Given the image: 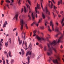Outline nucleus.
<instances>
[{
    "label": "nucleus",
    "mask_w": 64,
    "mask_h": 64,
    "mask_svg": "<svg viewBox=\"0 0 64 64\" xmlns=\"http://www.w3.org/2000/svg\"><path fill=\"white\" fill-rule=\"evenodd\" d=\"M6 24H5V23H4V24H3V28H4L5 27H6Z\"/></svg>",
    "instance_id": "7c9ffc66"
},
{
    "label": "nucleus",
    "mask_w": 64,
    "mask_h": 64,
    "mask_svg": "<svg viewBox=\"0 0 64 64\" xmlns=\"http://www.w3.org/2000/svg\"><path fill=\"white\" fill-rule=\"evenodd\" d=\"M36 37L37 38V39H38V41L40 42H41V41H42V40H45L44 38H40L38 36H36Z\"/></svg>",
    "instance_id": "39448f33"
},
{
    "label": "nucleus",
    "mask_w": 64,
    "mask_h": 64,
    "mask_svg": "<svg viewBox=\"0 0 64 64\" xmlns=\"http://www.w3.org/2000/svg\"><path fill=\"white\" fill-rule=\"evenodd\" d=\"M20 25L21 26V31H22L23 30V26L24 25V21L22 19H20Z\"/></svg>",
    "instance_id": "7ed1b4c3"
},
{
    "label": "nucleus",
    "mask_w": 64,
    "mask_h": 64,
    "mask_svg": "<svg viewBox=\"0 0 64 64\" xmlns=\"http://www.w3.org/2000/svg\"><path fill=\"white\" fill-rule=\"evenodd\" d=\"M37 7H35V10L36 11V13H38V14H39V11H38V12L37 11Z\"/></svg>",
    "instance_id": "f3484780"
},
{
    "label": "nucleus",
    "mask_w": 64,
    "mask_h": 64,
    "mask_svg": "<svg viewBox=\"0 0 64 64\" xmlns=\"http://www.w3.org/2000/svg\"><path fill=\"white\" fill-rule=\"evenodd\" d=\"M36 32H37V31L36 30H34V33H36Z\"/></svg>",
    "instance_id": "a18cd8bd"
},
{
    "label": "nucleus",
    "mask_w": 64,
    "mask_h": 64,
    "mask_svg": "<svg viewBox=\"0 0 64 64\" xmlns=\"http://www.w3.org/2000/svg\"><path fill=\"white\" fill-rule=\"evenodd\" d=\"M60 2L58 1V5H60Z\"/></svg>",
    "instance_id": "de8ad7c7"
},
{
    "label": "nucleus",
    "mask_w": 64,
    "mask_h": 64,
    "mask_svg": "<svg viewBox=\"0 0 64 64\" xmlns=\"http://www.w3.org/2000/svg\"><path fill=\"white\" fill-rule=\"evenodd\" d=\"M31 52H30V51H29L27 52L26 54V56H28V54L31 55Z\"/></svg>",
    "instance_id": "4468645a"
},
{
    "label": "nucleus",
    "mask_w": 64,
    "mask_h": 64,
    "mask_svg": "<svg viewBox=\"0 0 64 64\" xmlns=\"http://www.w3.org/2000/svg\"><path fill=\"white\" fill-rule=\"evenodd\" d=\"M5 23L6 25H8V23H7V21H5Z\"/></svg>",
    "instance_id": "3c124183"
},
{
    "label": "nucleus",
    "mask_w": 64,
    "mask_h": 64,
    "mask_svg": "<svg viewBox=\"0 0 64 64\" xmlns=\"http://www.w3.org/2000/svg\"><path fill=\"white\" fill-rule=\"evenodd\" d=\"M60 48L61 49L63 48V46H62V45H61L60 46Z\"/></svg>",
    "instance_id": "e2e57ef3"
},
{
    "label": "nucleus",
    "mask_w": 64,
    "mask_h": 64,
    "mask_svg": "<svg viewBox=\"0 0 64 64\" xmlns=\"http://www.w3.org/2000/svg\"><path fill=\"white\" fill-rule=\"evenodd\" d=\"M4 57L2 56V60H3V64H5V60H4Z\"/></svg>",
    "instance_id": "b1692460"
},
{
    "label": "nucleus",
    "mask_w": 64,
    "mask_h": 64,
    "mask_svg": "<svg viewBox=\"0 0 64 64\" xmlns=\"http://www.w3.org/2000/svg\"><path fill=\"white\" fill-rule=\"evenodd\" d=\"M44 51H46L47 50V48H46V46H45L44 48Z\"/></svg>",
    "instance_id": "c85d7f7f"
},
{
    "label": "nucleus",
    "mask_w": 64,
    "mask_h": 64,
    "mask_svg": "<svg viewBox=\"0 0 64 64\" xmlns=\"http://www.w3.org/2000/svg\"><path fill=\"white\" fill-rule=\"evenodd\" d=\"M22 39H24V40H25L26 38H25V33L24 32V31H22Z\"/></svg>",
    "instance_id": "20e7f679"
},
{
    "label": "nucleus",
    "mask_w": 64,
    "mask_h": 64,
    "mask_svg": "<svg viewBox=\"0 0 64 64\" xmlns=\"http://www.w3.org/2000/svg\"><path fill=\"white\" fill-rule=\"evenodd\" d=\"M63 36L62 34V36L60 37V38L58 40V41H57L58 40L57 39L56 42V40H54L51 43L50 42V44H48V52H47V55L48 56H51L52 54H53V52H52V50L50 46V45L52 46V45H53V46H55L56 45L57 43H59V42H61V43H62L63 41L61 40L63 38Z\"/></svg>",
    "instance_id": "f257e3e1"
},
{
    "label": "nucleus",
    "mask_w": 64,
    "mask_h": 64,
    "mask_svg": "<svg viewBox=\"0 0 64 64\" xmlns=\"http://www.w3.org/2000/svg\"><path fill=\"white\" fill-rule=\"evenodd\" d=\"M6 2H8V3H10V2L9 0H6Z\"/></svg>",
    "instance_id": "09e8293b"
},
{
    "label": "nucleus",
    "mask_w": 64,
    "mask_h": 64,
    "mask_svg": "<svg viewBox=\"0 0 64 64\" xmlns=\"http://www.w3.org/2000/svg\"><path fill=\"white\" fill-rule=\"evenodd\" d=\"M19 53L20 55H21V54H22V52H19Z\"/></svg>",
    "instance_id": "69168bd1"
},
{
    "label": "nucleus",
    "mask_w": 64,
    "mask_h": 64,
    "mask_svg": "<svg viewBox=\"0 0 64 64\" xmlns=\"http://www.w3.org/2000/svg\"><path fill=\"white\" fill-rule=\"evenodd\" d=\"M40 47H41V48H43V47H42V45L41 44H40Z\"/></svg>",
    "instance_id": "49530a36"
},
{
    "label": "nucleus",
    "mask_w": 64,
    "mask_h": 64,
    "mask_svg": "<svg viewBox=\"0 0 64 64\" xmlns=\"http://www.w3.org/2000/svg\"><path fill=\"white\" fill-rule=\"evenodd\" d=\"M29 4H30V5H31V2H30V0H27Z\"/></svg>",
    "instance_id": "f704fd0d"
},
{
    "label": "nucleus",
    "mask_w": 64,
    "mask_h": 64,
    "mask_svg": "<svg viewBox=\"0 0 64 64\" xmlns=\"http://www.w3.org/2000/svg\"><path fill=\"white\" fill-rule=\"evenodd\" d=\"M18 40L19 42V45H21V44H22V40H20L19 38V36L18 37Z\"/></svg>",
    "instance_id": "9b49d317"
},
{
    "label": "nucleus",
    "mask_w": 64,
    "mask_h": 64,
    "mask_svg": "<svg viewBox=\"0 0 64 64\" xmlns=\"http://www.w3.org/2000/svg\"><path fill=\"white\" fill-rule=\"evenodd\" d=\"M28 8H29V10H30L29 12H30H30H31V10H30V6H29V5H28Z\"/></svg>",
    "instance_id": "58836bf2"
},
{
    "label": "nucleus",
    "mask_w": 64,
    "mask_h": 64,
    "mask_svg": "<svg viewBox=\"0 0 64 64\" xmlns=\"http://www.w3.org/2000/svg\"><path fill=\"white\" fill-rule=\"evenodd\" d=\"M51 6H50V8H53V4H52V2H51Z\"/></svg>",
    "instance_id": "cd10ccee"
},
{
    "label": "nucleus",
    "mask_w": 64,
    "mask_h": 64,
    "mask_svg": "<svg viewBox=\"0 0 64 64\" xmlns=\"http://www.w3.org/2000/svg\"><path fill=\"white\" fill-rule=\"evenodd\" d=\"M42 16L43 17V19H44V18H45V15H44V14H43V13H42Z\"/></svg>",
    "instance_id": "5701e85b"
},
{
    "label": "nucleus",
    "mask_w": 64,
    "mask_h": 64,
    "mask_svg": "<svg viewBox=\"0 0 64 64\" xmlns=\"http://www.w3.org/2000/svg\"><path fill=\"white\" fill-rule=\"evenodd\" d=\"M18 14H16L14 18H16V20H18Z\"/></svg>",
    "instance_id": "2eb2a0df"
},
{
    "label": "nucleus",
    "mask_w": 64,
    "mask_h": 64,
    "mask_svg": "<svg viewBox=\"0 0 64 64\" xmlns=\"http://www.w3.org/2000/svg\"><path fill=\"white\" fill-rule=\"evenodd\" d=\"M4 2V0H2L1 2V3H3Z\"/></svg>",
    "instance_id": "680f3d73"
},
{
    "label": "nucleus",
    "mask_w": 64,
    "mask_h": 64,
    "mask_svg": "<svg viewBox=\"0 0 64 64\" xmlns=\"http://www.w3.org/2000/svg\"><path fill=\"white\" fill-rule=\"evenodd\" d=\"M56 24L57 26H58V22L56 23Z\"/></svg>",
    "instance_id": "338daca9"
},
{
    "label": "nucleus",
    "mask_w": 64,
    "mask_h": 64,
    "mask_svg": "<svg viewBox=\"0 0 64 64\" xmlns=\"http://www.w3.org/2000/svg\"><path fill=\"white\" fill-rule=\"evenodd\" d=\"M19 2H18V3L19 5H20V4H21V3H20V0H19Z\"/></svg>",
    "instance_id": "79ce46f5"
},
{
    "label": "nucleus",
    "mask_w": 64,
    "mask_h": 64,
    "mask_svg": "<svg viewBox=\"0 0 64 64\" xmlns=\"http://www.w3.org/2000/svg\"><path fill=\"white\" fill-rule=\"evenodd\" d=\"M52 50H53L55 52V53H57V51H56V49L54 48H53V47L52 46Z\"/></svg>",
    "instance_id": "412c9836"
},
{
    "label": "nucleus",
    "mask_w": 64,
    "mask_h": 64,
    "mask_svg": "<svg viewBox=\"0 0 64 64\" xmlns=\"http://www.w3.org/2000/svg\"><path fill=\"white\" fill-rule=\"evenodd\" d=\"M4 10H5L6 9V7L5 6H4Z\"/></svg>",
    "instance_id": "6e6d98bb"
},
{
    "label": "nucleus",
    "mask_w": 64,
    "mask_h": 64,
    "mask_svg": "<svg viewBox=\"0 0 64 64\" xmlns=\"http://www.w3.org/2000/svg\"><path fill=\"white\" fill-rule=\"evenodd\" d=\"M55 31L56 32H59V34H58L56 35V37H57L58 36L59 34H60L61 33H60V32H59V28H56L55 29Z\"/></svg>",
    "instance_id": "6e6552de"
},
{
    "label": "nucleus",
    "mask_w": 64,
    "mask_h": 64,
    "mask_svg": "<svg viewBox=\"0 0 64 64\" xmlns=\"http://www.w3.org/2000/svg\"><path fill=\"white\" fill-rule=\"evenodd\" d=\"M50 38V37H48L46 38V39L48 41V42L49 41V40H48V38Z\"/></svg>",
    "instance_id": "37998d69"
},
{
    "label": "nucleus",
    "mask_w": 64,
    "mask_h": 64,
    "mask_svg": "<svg viewBox=\"0 0 64 64\" xmlns=\"http://www.w3.org/2000/svg\"><path fill=\"white\" fill-rule=\"evenodd\" d=\"M54 8L55 10H56V9H57V7H56V6H54Z\"/></svg>",
    "instance_id": "ea45409f"
},
{
    "label": "nucleus",
    "mask_w": 64,
    "mask_h": 64,
    "mask_svg": "<svg viewBox=\"0 0 64 64\" xmlns=\"http://www.w3.org/2000/svg\"><path fill=\"white\" fill-rule=\"evenodd\" d=\"M40 5H41V7L44 11V8H43V5L42 4H43V0H40Z\"/></svg>",
    "instance_id": "9d476101"
},
{
    "label": "nucleus",
    "mask_w": 64,
    "mask_h": 64,
    "mask_svg": "<svg viewBox=\"0 0 64 64\" xmlns=\"http://www.w3.org/2000/svg\"><path fill=\"white\" fill-rule=\"evenodd\" d=\"M11 1H12V2H11V3L10 4V5H12V6H13V2H14V0H10Z\"/></svg>",
    "instance_id": "393cba45"
},
{
    "label": "nucleus",
    "mask_w": 64,
    "mask_h": 64,
    "mask_svg": "<svg viewBox=\"0 0 64 64\" xmlns=\"http://www.w3.org/2000/svg\"><path fill=\"white\" fill-rule=\"evenodd\" d=\"M46 24H48V22H46L44 24L45 26H47Z\"/></svg>",
    "instance_id": "c9c22d12"
},
{
    "label": "nucleus",
    "mask_w": 64,
    "mask_h": 64,
    "mask_svg": "<svg viewBox=\"0 0 64 64\" xmlns=\"http://www.w3.org/2000/svg\"><path fill=\"white\" fill-rule=\"evenodd\" d=\"M50 26H52V30L53 31L54 30V25L53 23V22L52 21H51L50 22Z\"/></svg>",
    "instance_id": "0eeeda50"
},
{
    "label": "nucleus",
    "mask_w": 64,
    "mask_h": 64,
    "mask_svg": "<svg viewBox=\"0 0 64 64\" xmlns=\"http://www.w3.org/2000/svg\"><path fill=\"white\" fill-rule=\"evenodd\" d=\"M6 6H7V7H8V9H10V8L9 7V5H8V4H7L6 5Z\"/></svg>",
    "instance_id": "c03bdc74"
},
{
    "label": "nucleus",
    "mask_w": 64,
    "mask_h": 64,
    "mask_svg": "<svg viewBox=\"0 0 64 64\" xmlns=\"http://www.w3.org/2000/svg\"><path fill=\"white\" fill-rule=\"evenodd\" d=\"M8 54L9 55H11V52H10V51H9Z\"/></svg>",
    "instance_id": "8fccbe9b"
},
{
    "label": "nucleus",
    "mask_w": 64,
    "mask_h": 64,
    "mask_svg": "<svg viewBox=\"0 0 64 64\" xmlns=\"http://www.w3.org/2000/svg\"><path fill=\"white\" fill-rule=\"evenodd\" d=\"M25 25L26 29H28V26H27V24H25Z\"/></svg>",
    "instance_id": "c756f323"
},
{
    "label": "nucleus",
    "mask_w": 64,
    "mask_h": 64,
    "mask_svg": "<svg viewBox=\"0 0 64 64\" xmlns=\"http://www.w3.org/2000/svg\"><path fill=\"white\" fill-rule=\"evenodd\" d=\"M23 11V8H22L21 11V13H22V12Z\"/></svg>",
    "instance_id": "5fc2aeb1"
},
{
    "label": "nucleus",
    "mask_w": 64,
    "mask_h": 64,
    "mask_svg": "<svg viewBox=\"0 0 64 64\" xmlns=\"http://www.w3.org/2000/svg\"><path fill=\"white\" fill-rule=\"evenodd\" d=\"M5 45L6 47H8V43L7 42L5 43Z\"/></svg>",
    "instance_id": "e433bc0d"
},
{
    "label": "nucleus",
    "mask_w": 64,
    "mask_h": 64,
    "mask_svg": "<svg viewBox=\"0 0 64 64\" xmlns=\"http://www.w3.org/2000/svg\"><path fill=\"white\" fill-rule=\"evenodd\" d=\"M36 45H38V44H39V43H38V42H37L36 43Z\"/></svg>",
    "instance_id": "0e129e2a"
},
{
    "label": "nucleus",
    "mask_w": 64,
    "mask_h": 64,
    "mask_svg": "<svg viewBox=\"0 0 64 64\" xmlns=\"http://www.w3.org/2000/svg\"><path fill=\"white\" fill-rule=\"evenodd\" d=\"M2 46V43H1V41H0V50H1L2 48H1V47Z\"/></svg>",
    "instance_id": "aec40b11"
},
{
    "label": "nucleus",
    "mask_w": 64,
    "mask_h": 64,
    "mask_svg": "<svg viewBox=\"0 0 64 64\" xmlns=\"http://www.w3.org/2000/svg\"><path fill=\"white\" fill-rule=\"evenodd\" d=\"M28 17H29V18L30 19V20H31V16H30V14H28Z\"/></svg>",
    "instance_id": "473e14b6"
},
{
    "label": "nucleus",
    "mask_w": 64,
    "mask_h": 64,
    "mask_svg": "<svg viewBox=\"0 0 64 64\" xmlns=\"http://www.w3.org/2000/svg\"><path fill=\"white\" fill-rule=\"evenodd\" d=\"M42 18H41L40 19L39 22H38V23H40V22H41V21H42Z\"/></svg>",
    "instance_id": "72a5a7b5"
},
{
    "label": "nucleus",
    "mask_w": 64,
    "mask_h": 64,
    "mask_svg": "<svg viewBox=\"0 0 64 64\" xmlns=\"http://www.w3.org/2000/svg\"><path fill=\"white\" fill-rule=\"evenodd\" d=\"M55 11L56 12V13L57 14H58V11L56 10Z\"/></svg>",
    "instance_id": "bf43d9fd"
},
{
    "label": "nucleus",
    "mask_w": 64,
    "mask_h": 64,
    "mask_svg": "<svg viewBox=\"0 0 64 64\" xmlns=\"http://www.w3.org/2000/svg\"><path fill=\"white\" fill-rule=\"evenodd\" d=\"M52 13L53 14V15H54V18H55V14H54L53 12H52Z\"/></svg>",
    "instance_id": "603ef678"
},
{
    "label": "nucleus",
    "mask_w": 64,
    "mask_h": 64,
    "mask_svg": "<svg viewBox=\"0 0 64 64\" xmlns=\"http://www.w3.org/2000/svg\"><path fill=\"white\" fill-rule=\"evenodd\" d=\"M42 56L41 55V54L39 56H38V57L37 58V60H38L39 58H40V57H41Z\"/></svg>",
    "instance_id": "a878e982"
},
{
    "label": "nucleus",
    "mask_w": 64,
    "mask_h": 64,
    "mask_svg": "<svg viewBox=\"0 0 64 64\" xmlns=\"http://www.w3.org/2000/svg\"><path fill=\"white\" fill-rule=\"evenodd\" d=\"M36 35V34H35L34 33V35H33V36L34 37V36H35Z\"/></svg>",
    "instance_id": "13d9d810"
},
{
    "label": "nucleus",
    "mask_w": 64,
    "mask_h": 64,
    "mask_svg": "<svg viewBox=\"0 0 64 64\" xmlns=\"http://www.w3.org/2000/svg\"><path fill=\"white\" fill-rule=\"evenodd\" d=\"M52 58L50 57V59L48 60V61L49 62H50L51 61H52Z\"/></svg>",
    "instance_id": "bb28decb"
},
{
    "label": "nucleus",
    "mask_w": 64,
    "mask_h": 64,
    "mask_svg": "<svg viewBox=\"0 0 64 64\" xmlns=\"http://www.w3.org/2000/svg\"><path fill=\"white\" fill-rule=\"evenodd\" d=\"M14 62V60L13 59H11L10 64H13V63Z\"/></svg>",
    "instance_id": "a211bd4d"
},
{
    "label": "nucleus",
    "mask_w": 64,
    "mask_h": 64,
    "mask_svg": "<svg viewBox=\"0 0 64 64\" xmlns=\"http://www.w3.org/2000/svg\"><path fill=\"white\" fill-rule=\"evenodd\" d=\"M34 24H35L36 25L37 27H38V25L39 24H37V23H36V22H34L33 23H32L31 25V26H33V25Z\"/></svg>",
    "instance_id": "f8f14e48"
},
{
    "label": "nucleus",
    "mask_w": 64,
    "mask_h": 64,
    "mask_svg": "<svg viewBox=\"0 0 64 64\" xmlns=\"http://www.w3.org/2000/svg\"><path fill=\"white\" fill-rule=\"evenodd\" d=\"M16 28H14L13 30V31H14L15 30H16Z\"/></svg>",
    "instance_id": "864d4df0"
},
{
    "label": "nucleus",
    "mask_w": 64,
    "mask_h": 64,
    "mask_svg": "<svg viewBox=\"0 0 64 64\" xmlns=\"http://www.w3.org/2000/svg\"><path fill=\"white\" fill-rule=\"evenodd\" d=\"M58 17L60 18L61 17V15H60V14L58 15Z\"/></svg>",
    "instance_id": "774afa93"
},
{
    "label": "nucleus",
    "mask_w": 64,
    "mask_h": 64,
    "mask_svg": "<svg viewBox=\"0 0 64 64\" xmlns=\"http://www.w3.org/2000/svg\"><path fill=\"white\" fill-rule=\"evenodd\" d=\"M57 58L58 61L57 59H55L54 60H52V62L54 64H61V60L60 59V58L59 57L56 56H55Z\"/></svg>",
    "instance_id": "f03ea898"
},
{
    "label": "nucleus",
    "mask_w": 64,
    "mask_h": 64,
    "mask_svg": "<svg viewBox=\"0 0 64 64\" xmlns=\"http://www.w3.org/2000/svg\"><path fill=\"white\" fill-rule=\"evenodd\" d=\"M37 8L38 9H39V8H40V5L38 4H37Z\"/></svg>",
    "instance_id": "2f4dec72"
},
{
    "label": "nucleus",
    "mask_w": 64,
    "mask_h": 64,
    "mask_svg": "<svg viewBox=\"0 0 64 64\" xmlns=\"http://www.w3.org/2000/svg\"><path fill=\"white\" fill-rule=\"evenodd\" d=\"M40 28L41 29H44V26H41Z\"/></svg>",
    "instance_id": "4c0bfd02"
},
{
    "label": "nucleus",
    "mask_w": 64,
    "mask_h": 64,
    "mask_svg": "<svg viewBox=\"0 0 64 64\" xmlns=\"http://www.w3.org/2000/svg\"><path fill=\"white\" fill-rule=\"evenodd\" d=\"M48 30L49 31V32H51V31H52V30L50 29V26H48Z\"/></svg>",
    "instance_id": "6ab92c4d"
},
{
    "label": "nucleus",
    "mask_w": 64,
    "mask_h": 64,
    "mask_svg": "<svg viewBox=\"0 0 64 64\" xmlns=\"http://www.w3.org/2000/svg\"><path fill=\"white\" fill-rule=\"evenodd\" d=\"M52 1L55 4V2H54V0H52Z\"/></svg>",
    "instance_id": "4d7b16f0"
},
{
    "label": "nucleus",
    "mask_w": 64,
    "mask_h": 64,
    "mask_svg": "<svg viewBox=\"0 0 64 64\" xmlns=\"http://www.w3.org/2000/svg\"><path fill=\"white\" fill-rule=\"evenodd\" d=\"M24 11L25 13H26V8H25V6H24Z\"/></svg>",
    "instance_id": "a19ab883"
},
{
    "label": "nucleus",
    "mask_w": 64,
    "mask_h": 64,
    "mask_svg": "<svg viewBox=\"0 0 64 64\" xmlns=\"http://www.w3.org/2000/svg\"><path fill=\"white\" fill-rule=\"evenodd\" d=\"M21 50L22 53V56H24V54H25V52H24V51L22 49H21Z\"/></svg>",
    "instance_id": "ddd939ff"
},
{
    "label": "nucleus",
    "mask_w": 64,
    "mask_h": 64,
    "mask_svg": "<svg viewBox=\"0 0 64 64\" xmlns=\"http://www.w3.org/2000/svg\"><path fill=\"white\" fill-rule=\"evenodd\" d=\"M64 18H63L62 19V21L61 22V24H62V26H64V22L63 23V22L64 21Z\"/></svg>",
    "instance_id": "dca6fc26"
},
{
    "label": "nucleus",
    "mask_w": 64,
    "mask_h": 64,
    "mask_svg": "<svg viewBox=\"0 0 64 64\" xmlns=\"http://www.w3.org/2000/svg\"><path fill=\"white\" fill-rule=\"evenodd\" d=\"M32 18L33 20H34V19L35 18L34 17V14H33V13L32 12Z\"/></svg>",
    "instance_id": "4be33fe9"
},
{
    "label": "nucleus",
    "mask_w": 64,
    "mask_h": 64,
    "mask_svg": "<svg viewBox=\"0 0 64 64\" xmlns=\"http://www.w3.org/2000/svg\"><path fill=\"white\" fill-rule=\"evenodd\" d=\"M27 59V60L28 61V62H27L26 63V64L24 62L23 64H26L27 63V64H29V63H30V57L29 56H28Z\"/></svg>",
    "instance_id": "1a4fd4ad"
},
{
    "label": "nucleus",
    "mask_w": 64,
    "mask_h": 64,
    "mask_svg": "<svg viewBox=\"0 0 64 64\" xmlns=\"http://www.w3.org/2000/svg\"><path fill=\"white\" fill-rule=\"evenodd\" d=\"M24 40L23 41V42H22V46H23V45L24 44Z\"/></svg>",
    "instance_id": "052dcab7"
},
{
    "label": "nucleus",
    "mask_w": 64,
    "mask_h": 64,
    "mask_svg": "<svg viewBox=\"0 0 64 64\" xmlns=\"http://www.w3.org/2000/svg\"><path fill=\"white\" fill-rule=\"evenodd\" d=\"M44 10L46 11V14H48V15H50V12H49V11H48L47 7H46L44 8Z\"/></svg>",
    "instance_id": "423d86ee"
}]
</instances>
